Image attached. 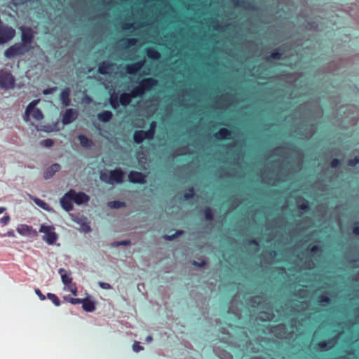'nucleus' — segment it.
Returning a JSON list of instances; mask_svg holds the SVG:
<instances>
[{
    "instance_id": "obj_1",
    "label": "nucleus",
    "mask_w": 359,
    "mask_h": 359,
    "mask_svg": "<svg viewBox=\"0 0 359 359\" xmlns=\"http://www.w3.org/2000/svg\"><path fill=\"white\" fill-rule=\"evenodd\" d=\"M238 295L232 299L228 311V316L233 323H229V328H237V334H243L241 341H236L232 333L223 328V333L228 335L226 341H219L214 346V351L222 359H231L232 356L226 350L219 348L224 345L229 348L236 344L244 352L258 353L269 351L271 347L269 337L261 336L259 333L269 334L278 339H291L300 325L299 316L302 311L306 310V301L292 300L283 303L276 297L266 293L252 297L248 299L247 306L238 304Z\"/></svg>"
},
{
    "instance_id": "obj_26",
    "label": "nucleus",
    "mask_w": 359,
    "mask_h": 359,
    "mask_svg": "<svg viewBox=\"0 0 359 359\" xmlns=\"http://www.w3.org/2000/svg\"><path fill=\"white\" fill-rule=\"evenodd\" d=\"M78 140H79L81 146L85 149H90L94 145L93 140L87 137L85 135H79Z\"/></svg>"
},
{
    "instance_id": "obj_49",
    "label": "nucleus",
    "mask_w": 359,
    "mask_h": 359,
    "mask_svg": "<svg viewBox=\"0 0 359 359\" xmlns=\"http://www.w3.org/2000/svg\"><path fill=\"white\" fill-rule=\"evenodd\" d=\"M155 130L148 129L147 130H144V133L147 137V140H153L155 135Z\"/></svg>"
},
{
    "instance_id": "obj_35",
    "label": "nucleus",
    "mask_w": 359,
    "mask_h": 359,
    "mask_svg": "<svg viewBox=\"0 0 359 359\" xmlns=\"http://www.w3.org/2000/svg\"><path fill=\"white\" fill-rule=\"evenodd\" d=\"M233 26L232 23H227L226 25H222L217 22V21H213L212 23V27L215 31L224 32L226 31L230 27Z\"/></svg>"
},
{
    "instance_id": "obj_43",
    "label": "nucleus",
    "mask_w": 359,
    "mask_h": 359,
    "mask_svg": "<svg viewBox=\"0 0 359 359\" xmlns=\"http://www.w3.org/2000/svg\"><path fill=\"white\" fill-rule=\"evenodd\" d=\"M205 219L207 221H211L213 219L214 215L212 209L210 207H206L204 210Z\"/></svg>"
},
{
    "instance_id": "obj_37",
    "label": "nucleus",
    "mask_w": 359,
    "mask_h": 359,
    "mask_svg": "<svg viewBox=\"0 0 359 359\" xmlns=\"http://www.w3.org/2000/svg\"><path fill=\"white\" fill-rule=\"evenodd\" d=\"M130 93L133 99L136 97H142L144 95L143 89H142L139 85L135 86Z\"/></svg>"
},
{
    "instance_id": "obj_25",
    "label": "nucleus",
    "mask_w": 359,
    "mask_h": 359,
    "mask_svg": "<svg viewBox=\"0 0 359 359\" xmlns=\"http://www.w3.org/2000/svg\"><path fill=\"white\" fill-rule=\"evenodd\" d=\"M58 273L61 276L62 282L65 285H69L72 283L71 271H68L63 268H60L58 269Z\"/></svg>"
},
{
    "instance_id": "obj_10",
    "label": "nucleus",
    "mask_w": 359,
    "mask_h": 359,
    "mask_svg": "<svg viewBox=\"0 0 359 359\" xmlns=\"http://www.w3.org/2000/svg\"><path fill=\"white\" fill-rule=\"evenodd\" d=\"M15 30L7 25H0V44L6 43L12 40L15 36Z\"/></svg>"
},
{
    "instance_id": "obj_46",
    "label": "nucleus",
    "mask_w": 359,
    "mask_h": 359,
    "mask_svg": "<svg viewBox=\"0 0 359 359\" xmlns=\"http://www.w3.org/2000/svg\"><path fill=\"white\" fill-rule=\"evenodd\" d=\"M194 196V188L190 187L187 192L183 195V199L185 201L189 200Z\"/></svg>"
},
{
    "instance_id": "obj_38",
    "label": "nucleus",
    "mask_w": 359,
    "mask_h": 359,
    "mask_svg": "<svg viewBox=\"0 0 359 359\" xmlns=\"http://www.w3.org/2000/svg\"><path fill=\"white\" fill-rule=\"evenodd\" d=\"M283 53L280 51L279 48L276 49L274 51H273L270 55H269L266 57L267 61H271L272 60H280L282 57Z\"/></svg>"
},
{
    "instance_id": "obj_8",
    "label": "nucleus",
    "mask_w": 359,
    "mask_h": 359,
    "mask_svg": "<svg viewBox=\"0 0 359 359\" xmlns=\"http://www.w3.org/2000/svg\"><path fill=\"white\" fill-rule=\"evenodd\" d=\"M39 232L44 233L42 239L48 245H53L58 238V236L55 232V228L53 226L41 224L39 229Z\"/></svg>"
},
{
    "instance_id": "obj_28",
    "label": "nucleus",
    "mask_w": 359,
    "mask_h": 359,
    "mask_svg": "<svg viewBox=\"0 0 359 359\" xmlns=\"http://www.w3.org/2000/svg\"><path fill=\"white\" fill-rule=\"evenodd\" d=\"M147 56L153 60H158L161 58V53L154 48L149 47L146 48Z\"/></svg>"
},
{
    "instance_id": "obj_12",
    "label": "nucleus",
    "mask_w": 359,
    "mask_h": 359,
    "mask_svg": "<svg viewBox=\"0 0 359 359\" xmlns=\"http://www.w3.org/2000/svg\"><path fill=\"white\" fill-rule=\"evenodd\" d=\"M158 80L155 78H144L140 80L138 85L143 89L144 94L151 91L155 86L158 85Z\"/></svg>"
},
{
    "instance_id": "obj_58",
    "label": "nucleus",
    "mask_w": 359,
    "mask_h": 359,
    "mask_svg": "<svg viewBox=\"0 0 359 359\" xmlns=\"http://www.w3.org/2000/svg\"><path fill=\"white\" fill-rule=\"evenodd\" d=\"M34 291L36 294L40 299V300L43 301L46 299V296L42 294L41 291L39 288H36Z\"/></svg>"
},
{
    "instance_id": "obj_31",
    "label": "nucleus",
    "mask_w": 359,
    "mask_h": 359,
    "mask_svg": "<svg viewBox=\"0 0 359 359\" xmlns=\"http://www.w3.org/2000/svg\"><path fill=\"white\" fill-rule=\"evenodd\" d=\"M121 29L124 31L133 30L136 31L143 27V25H136L135 22H124L121 25Z\"/></svg>"
},
{
    "instance_id": "obj_30",
    "label": "nucleus",
    "mask_w": 359,
    "mask_h": 359,
    "mask_svg": "<svg viewBox=\"0 0 359 359\" xmlns=\"http://www.w3.org/2000/svg\"><path fill=\"white\" fill-rule=\"evenodd\" d=\"M112 117L113 113L108 110L103 111L97 114V118L103 123L109 122Z\"/></svg>"
},
{
    "instance_id": "obj_60",
    "label": "nucleus",
    "mask_w": 359,
    "mask_h": 359,
    "mask_svg": "<svg viewBox=\"0 0 359 359\" xmlns=\"http://www.w3.org/2000/svg\"><path fill=\"white\" fill-rule=\"evenodd\" d=\"M297 207L299 210L303 211H306L309 209V205L307 202L299 204Z\"/></svg>"
},
{
    "instance_id": "obj_47",
    "label": "nucleus",
    "mask_w": 359,
    "mask_h": 359,
    "mask_svg": "<svg viewBox=\"0 0 359 359\" xmlns=\"http://www.w3.org/2000/svg\"><path fill=\"white\" fill-rule=\"evenodd\" d=\"M131 244V241L130 240H123L121 241H115L112 243L113 247H118L121 245L128 246Z\"/></svg>"
},
{
    "instance_id": "obj_27",
    "label": "nucleus",
    "mask_w": 359,
    "mask_h": 359,
    "mask_svg": "<svg viewBox=\"0 0 359 359\" xmlns=\"http://www.w3.org/2000/svg\"><path fill=\"white\" fill-rule=\"evenodd\" d=\"M82 308L86 312H93L96 309L95 302L88 298H83Z\"/></svg>"
},
{
    "instance_id": "obj_41",
    "label": "nucleus",
    "mask_w": 359,
    "mask_h": 359,
    "mask_svg": "<svg viewBox=\"0 0 359 359\" xmlns=\"http://www.w3.org/2000/svg\"><path fill=\"white\" fill-rule=\"evenodd\" d=\"M47 298L48 299H50V301H52L53 304L56 306H59L61 304L59 298L57 297L56 294H55L53 293H50V292L47 293Z\"/></svg>"
},
{
    "instance_id": "obj_39",
    "label": "nucleus",
    "mask_w": 359,
    "mask_h": 359,
    "mask_svg": "<svg viewBox=\"0 0 359 359\" xmlns=\"http://www.w3.org/2000/svg\"><path fill=\"white\" fill-rule=\"evenodd\" d=\"M107 206L112 209H118L126 207V203L121 201H113L109 202Z\"/></svg>"
},
{
    "instance_id": "obj_24",
    "label": "nucleus",
    "mask_w": 359,
    "mask_h": 359,
    "mask_svg": "<svg viewBox=\"0 0 359 359\" xmlns=\"http://www.w3.org/2000/svg\"><path fill=\"white\" fill-rule=\"evenodd\" d=\"M71 90L69 87L65 88L60 93V100L65 107H68L71 105V100L69 98Z\"/></svg>"
},
{
    "instance_id": "obj_22",
    "label": "nucleus",
    "mask_w": 359,
    "mask_h": 359,
    "mask_svg": "<svg viewBox=\"0 0 359 359\" xmlns=\"http://www.w3.org/2000/svg\"><path fill=\"white\" fill-rule=\"evenodd\" d=\"M233 132L226 128H220L217 132H216L213 136L216 140H230L231 139V135Z\"/></svg>"
},
{
    "instance_id": "obj_23",
    "label": "nucleus",
    "mask_w": 359,
    "mask_h": 359,
    "mask_svg": "<svg viewBox=\"0 0 359 359\" xmlns=\"http://www.w3.org/2000/svg\"><path fill=\"white\" fill-rule=\"evenodd\" d=\"M61 169V165L59 163H53L46 168L43 172V177L45 180L50 179L53 175Z\"/></svg>"
},
{
    "instance_id": "obj_63",
    "label": "nucleus",
    "mask_w": 359,
    "mask_h": 359,
    "mask_svg": "<svg viewBox=\"0 0 359 359\" xmlns=\"http://www.w3.org/2000/svg\"><path fill=\"white\" fill-rule=\"evenodd\" d=\"M248 244L255 245L256 247H258L259 245L258 241L255 238H253V239H251L250 241H249Z\"/></svg>"
},
{
    "instance_id": "obj_21",
    "label": "nucleus",
    "mask_w": 359,
    "mask_h": 359,
    "mask_svg": "<svg viewBox=\"0 0 359 359\" xmlns=\"http://www.w3.org/2000/svg\"><path fill=\"white\" fill-rule=\"evenodd\" d=\"M138 43V39L135 38H123L120 39L117 45L122 49H128L135 46Z\"/></svg>"
},
{
    "instance_id": "obj_52",
    "label": "nucleus",
    "mask_w": 359,
    "mask_h": 359,
    "mask_svg": "<svg viewBox=\"0 0 359 359\" xmlns=\"http://www.w3.org/2000/svg\"><path fill=\"white\" fill-rule=\"evenodd\" d=\"M81 231L88 233L92 231V229L88 224L84 222L81 225Z\"/></svg>"
},
{
    "instance_id": "obj_13",
    "label": "nucleus",
    "mask_w": 359,
    "mask_h": 359,
    "mask_svg": "<svg viewBox=\"0 0 359 359\" xmlns=\"http://www.w3.org/2000/svg\"><path fill=\"white\" fill-rule=\"evenodd\" d=\"M128 181L134 184H145L147 182L146 176L141 172L132 170L128 175Z\"/></svg>"
},
{
    "instance_id": "obj_20",
    "label": "nucleus",
    "mask_w": 359,
    "mask_h": 359,
    "mask_svg": "<svg viewBox=\"0 0 359 359\" xmlns=\"http://www.w3.org/2000/svg\"><path fill=\"white\" fill-rule=\"evenodd\" d=\"M114 65V63L103 61L99 64L97 71L100 74L107 75L112 72Z\"/></svg>"
},
{
    "instance_id": "obj_14",
    "label": "nucleus",
    "mask_w": 359,
    "mask_h": 359,
    "mask_svg": "<svg viewBox=\"0 0 359 359\" xmlns=\"http://www.w3.org/2000/svg\"><path fill=\"white\" fill-rule=\"evenodd\" d=\"M72 192L70 190L68 191L65 195L60 198V205L62 208L67 212H69L73 210V197L71 195Z\"/></svg>"
},
{
    "instance_id": "obj_59",
    "label": "nucleus",
    "mask_w": 359,
    "mask_h": 359,
    "mask_svg": "<svg viewBox=\"0 0 359 359\" xmlns=\"http://www.w3.org/2000/svg\"><path fill=\"white\" fill-rule=\"evenodd\" d=\"M10 221V216L8 215H4L0 219L1 223L3 224H7Z\"/></svg>"
},
{
    "instance_id": "obj_6",
    "label": "nucleus",
    "mask_w": 359,
    "mask_h": 359,
    "mask_svg": "<svg viewBox=\"0 0 359 359\" xmlns=\"http://www.w3.org/2000/svg\"><path fill=\"white\" fill-rule=\"evenodd\" d=\"M31 50L22 42H18L11 46L4 51V56L8 59H13L19 55H23Z\"/></svg>"
},
{
    "instance_id": "obj_64",
    "label": "nucleus",
    "mask_w": 359,
    "mask_h": 359,
    "mask_svg": "<svg viewBox=\"0 0 359 359\" xmlns=\"http://www.w3.org/2000/svg\"><path fill=\"white\" fill-rule=\"evenodd\" d=\"M156 126H157V123L156 121H151L150 125H149V128L150 130H155L156 131Z\"/></svg>"
},
{
    "instance_id": "obj_48",
    "label": "nucleus",
    "mask_w": 359,
    "mask_h": 359,
    "mask_svg": "<svg viewBox=\"0 0 359 359\" xmlns=\"http://www.w3.org/2000/svg\"><path fill=\"white\" fill-rule=\"evenodd\" d=\"M40 144L46 148L51 147L54 144V141L52 139H46L41 141Z\"/></svg>"
},
{
    "instance_id": "obj_4",
    "label": "nucleus",
    "mask_w": 359,
    "mask_h": 359,
    "mask_svg": "<svg viewBox=\"0 0 359 359\" xmlns=\"http://www.w3.org/2000/svg\"><path fill=\"white\" fill-rule=\"evenodd\" d=\"M337 344V335L331 337L325 332L324 326H319L313 333L312 341L313 349L316 351H327Z\"/></svg>"
},
{
    "instance_id": "obj_2",
    "label": "nucleus",
    "mask_w": 359,
    "mask_h": 359,
    "mask_svg": "<svg viewBox=\"0 0 359 359\" xmlns=\"http://www.w3.org/2000/svg\"><path fill=\"white\" fill-rule=\"evenodd\" d=\"M351 267L359 269V251L353 258L348 261ZM354 288L348 294L346 319L341 322L338 318V341L344 334L347 336V342L352 344L359 339V269L351 276Z\"/></svg>"
},
{
    "instance_id": "obj_36",
    "label": "nucleus",
    "mask_w": 359,
    "mask_h": 359,
    "mask_svg": "<svg viewBox=\"0 0 359 359\" xmlns=\"http://www.w3.org/2000/svg\"><path fill=\"white\" fill-rule=\"evenodd\" d=\"M30 197L33 200L34 203L39 208H42L43 210H47V211H49L51 210V208L50 207V205L44 201H43L39 198H36V197H32V196H30Z\"/></svg>"
},
{
    "instance_id": "obj_54",
    "label": "nucleus",
    "mask_w": 359,
    "mask_h": 359,
    "mask_svg": "<svg viewBox=\"0 0 359 359\" xmlns=\"http://www.w3.org/2000/svg\"><path fill=\"white\" fill-rule=\"evenodd\" d=\"M142 350H143V347L140 345V344L137 341H135L133 344V351L134 352L138 353Z\"/></svg>"
},
{
    "instance_id": "obj_11",
    "label": "nucleus",
    "mask_w": 359,
    "mask_h": 359,
    "mask_svg": "<svg viewBox=\"0 0 359 359\" xmlns=\"http://www.w3.org/2000/svg\"><path fill=\"white\" fill-rule=\"evenodd\" d=\"M0 86L4 89H13L15 87V78L9 72H0Z\"/></svg>"
},
{
    "instance_id": "obj_29",
    "label": "nucleus",
    "mask_w": 359,
    "mask_h": 359,
    "mask_svg": "<svg viewBox=\"0 0 359 359\" xmlns=\"http://www.w3.org/2000/svg\"><path fill=\"white\" fill-rule=\"evenodd\" d=\"M133 98L130 93H123L119 96V102L122 106L129 105Z\"/></svg>"
},
{
    "instance_id": "obj_62",
    "label": "nucleus",
    "mask_w": 359,
    "mask_h": 359,
    "mask_svg": "<svg viewBox=\"0 0 359 359\" xmlns=\"http://www.w3.org/2000/svg\"><path fill=\"white\" fill-rule=\"evenodd\" d=\"M177 237H176V235L175 233H173L172 235H165L164 236V238L167 241H173L174 239H175Z\"/></svg>"
},
{
    "instance_id": "obj_50",
    "label": "nucleus",
    "mask_w": 359,
    "mask_h": 359,
    "mask_svg": "<svg viewBox=\"0 0 359 359\" xmlns=\"http://www.w3.org/2000/svg\"><path fill=\"white\" fill-rule=\"evenodd\" d=\"M359 163V156H356L353 158L349 159L347 165L350 167H354Z\"/></svg>"
},
{
    "instance_id": "obj_17",
    "label": "nucleus",
    "mask_w": 359,
    "mask_h": 359,
    "mask_svg": "<svg viewBox=\"0 0 359 359\" xmlns=\"http://www.w3.org/2000/svg\"><path fill=\"white\" fill-rule=\"evenodd\" d=\"M110 183L111 184L114 182L117 184H122L123 182L124 172L121 168H116L109 171Z\"/></svg>"
},
{
    "instance_id": "obj_3",
    "label": "nucleus",
    "mask_w": 359,
    "mask_h": 359,
    "mask_svg": "<svg viewBox=\"0 0 359 359\" xmlns=\"http://www.w3.org/2000/svg\"><path fill=\"white\" fill-rule=\"evenodd\" d=\"M285 148L284 146H278L271 150V154L273 156H283V159H278L273 162L275 165L279 167V170L276 173H266V168L261 171V175L264 183L276 185L277 182V178H280L282 176V172L287 170V172H292V168L288 157H285Z\"/></svg>"
},
{
    "instance_id": "obj_42",
    "label": "nucleus",
    "mask_w": 359,
    "mask_h": 359,
    "mask_svg": "<svg viewBox=\"0 0 359 359\" xmlns=\"http://www.w3.org/2000/svg\"><path fill=\"white\" fill-rule=\"evenodd\" d=\"M109 102L113 109H116L118 108L121 103L119 102V97L116 95H111L109 99Z\"/></svg>"
},
{
    "instance_id": "obj_33",
    "label": "nucleus",
    "mask_w": 359,
    "mask_h": 359,
    "mask_svg": "<svg viewBox=\"0 0 359 359\" xmlns=\"http://www.w3.org/2000/svg\"><path fill=\"white\" fill-rule=\"evenodd\" d=\"M316 302L320 306H326L330 303L331 299L327 294H321L316 297Z\"/></svg>"
},
{
    "instance_id": "obj_5",
    "label": "nucleus",
    "mask_w": 359,
    "mask_h": 359,
    "mask_svg": "<svg viewBox=\"0 0 359 359\" xmlns=\"http://www.w3.org/2000/svg\"><path fill=\"white\" fill-rule=\"evenodd\" d=\"M338 127L343 124L355 125L358 118V109L355 106L346 105L338 107Z\"/></svg>"
},
{
    "instance_id": "obj_7",
    "label": "nucleus",
    "mask_w": 359,
    "mask_h": 359,
    "mask_svg": "<svg viewBox=\"0 0 359 359\" xmlns=\"http://www.w3.org/2000/svg\"><path fill=\"white\" fill-rule=\"evenodd\" d=\"M316 131V126L314 123H303L298 128L295 133L296 135L302 140L311 138Z\"/></svg>"
},
{
    "instance_id": "obj_53",
    "label": "nucleus",
    "mask_w": 359,
    "mask_h": 359,
    "mask_svg": "<svg viewBox=\"0 0 359 359\" xmlns=\"http://www.w3.org/2000/svg\"><path fill=\"white\" fill-rule=\"evenodd\" d=\"M352 233L355 236H359V222L355 221L353 222V227L352 229Z\"/></svg>"
},
{
    "instance_id": "obj_16",
    "label": "nucleus",
    "mask_w": 359,
    "mask_h": 359,
    "mask_svg": "<svg viewBox=\"0 0 359 359\" xmlns=\"http://www.w3.org/2000/svg\"><path fill=\"white\" fill-rule=\"evenodd\" d=\"M77 115L76 110L72 108L67 109L62 116V123L64 125H69L76 119Z\"/></svg>"
},
{
    "instance_id": "obj_51",
    "label": "nucleus",
    "mask_w": 359,
    "mask_h": 359,
    "mask_svg": "<svg viewBox=\"0 0 359 359\" xmlns=\"http://www.w3.org/2000/svg\"><path fill=\"white\" fill-rule=\"evenodd\" d=\"M319 250H320V247L317 245H313L312 247H308L306 249V251L308 254H314V253H316L317 252H318Z\"/></svg>"
},
{
    "instance_id": "obj_61",
    "label": "nucleus",
    "mask_w": 359,
    "mask_h": 359,
    "mask_svg": "<svg viewBox=\"0 0 359 359\" xmlns=\"http://www.w3.org/2000/svg\"><path fill=\"white\" fill-rule=\"evenodd\" d=\"M241 158H243V154L241 151H237L234 154V160L236 161V163H238Z\"/></svg>"
},
{
    "instance_id": "obj_34",
    "label": "nucleus",
    "mask_w": 359,
    "mask_h": 359,
    "mask_svg": "<svg viewBox=\"0 0 359 359\" xmlns=\"http://www.w3.org/2000/svg\"><path fill=\"white\" fill-rule=\"evenodd\" d=\"M147 137L144 133V130H135L133 134V141L136 144H141Z\"/></svg>"
},
{
    "instance_id": "obj_56",
    "label": "nucleus",
    "mask_w": 359,
    "mask_h": 359,
    "mask_svg": "<svg viewBox=\"0 0 359 359\" xmlns=\"http://www.w3.org/2000/svg\"><path fill=\"white\" fill-rule=\"evenodd\" d=\"M98 285H99V286L101 288L104 289V290H110V289H111V285L109 283H108L100 281L98 283Z\"/></svg>"
},
{
    "instance_id": "obj_55",
    "label": "nucleus",
    "mask_w": 359,
    "mask_h": 359,
    "mask_svg": "<svg viewBox=\"0 0 359 359\" xmlns=\"http://www.w3.org/2000/svg\"><path fill=\"white\" fill-rule=\"evenodd\" d=\"M57 87H50V88H47L46 89H44L43 90V95H50V94H52L54 92H55L57 90Z\"/></svg>"
},
{
    "instance_id": "obj_44",
    "label": "nucleus",
    "mask_w": 359,
    "mask_h": 359,
    "mask_svg": "<svg viewBox=\"0 0 359 359\" xmlns=\"http://www.w3.org/2000/svg\"><path fill=\"white\" fill-rule=\"evenodd\" d=\"M100 179L101 181L107 184H111L109 172L108 173L107 172L102 171L100 175Z\"/></svg>"
},
{
    "instance_id": "obj_40",
    "label": "nucleus",
    "mask_w": 359,
    "mask_h": 359,
    "mask_svg": "<svg viewBox=\"0 0 359 359\" xmlns=\"http://www.w3.org/2000/svg\"><path fill=\"white\" fill-rule=\"evenodd\" d=\"M29 114H32L33 118L36 121H41L43 118V114L41 110L39 108H36L34 109V110H32Z\"/></svg>"
},
{
    "instance_id": "obj_18",
    "label": "nucleus",
    "mask_w": 359,
    "mask_h": 359,
    "mask_svg": "<svg viewBox=\"0 0 359 359\" xmlns=\"http://www.w3.org/2000/svg\"><path fill=\"white\" fill-rule=\"evenodd\" d=\"M145 65V60H142L135 63L128 64L126 66V72L130 75L136 74Z\"/></svg>"
},
{
    "instance_id": "obj_57",
    "label": "nucleus",
    "mask_w": 359,
    "mask_h": 359,
    "mask_svg": "<svg viewBox=\"0 0 359 359\" xmlns=\"http://www.w3.org/2000/svg\"><path fill=\"white\" fill-rule=\"evenodd\" d=\"M69 302L72 304H74V305L79 304H82L83 299H80V298H70L69 299Z\"/></svg>"
},
{
    "instance_id": "obj_15",
    "label": "nucleus",
    "mask_w": 359,
    "mask_h": 359,
    "mask_svg": "<svg viewBox=\"0 0 359 359\" xmlns=\"http://www.w3.org/2000/svg\"><path fill=\"white\" fill-rule=\"evenodd\" d=\"M70 192L72 193V196L73 197V201L76 205H82L86 203L89 201L90 197L84 192H76L74 189H70Z\"/></svg>"
},
{
    "instance_id": "obj_45",
    "label": "nucleus",
    "mask_w": 359,
    "mask_h": 359,
    "mask_svg": "<svg viewBox=\"0 0 359 359\" xmlns=\"http://www.w3.org/2000/svg\"><path fill=\"white\" fill-rule=\"evenodd\" d=\"M36 104H37V101L36 100H33L32 102H31L27 105V108L25 109V116H29L31 111L34 110V109L36 108V107H35Z\"/></svg>"
},
{
    "instance_id": "obj_9",
    "label": "nucleus",
    "mask_w": 359,
    "mask_h": 359,
    "mask_svg": "<svg viewBox=\"0 0 359 359\" xmlns=\"http://www.w3.org/2000/svg\"><path fill=\"white\" fill-rule=\"evenodd\" d=\"M19 29L21 32V42L32 50L35 32L31 27L26 26H21Z\"/></svg>"
},
{
    "instance_id": "obj_32",
    "label": "nucleus",
    "mask_w": 359,
    "mask_h": 359,
    "mask_svg": "<svg viewBox=\"0 0 359 359\" xmlns=\"http://www.w3.org/2000/svg\"><path fill=\"white\" fill-rule=\"evenodd\" d=\"M17 231L22 236H29L32 231V227L27 224H21L18 226Z\"/></svg>"
},
{
    "instance_id": "obj_19",
    "label": "nucleus",
    "mask_w": 359,
    "mask_h": 359,
    "mask_svg": "<svg viewBox=\"0 0 359 359\" xmlns=\"http://www.w3.org/2000/svg\"><path fill=\"white\" fill-rule=\"evenodd\" d=\"M231 2L235 7L243 8L247 11L257 10V7L253 3L246 0H231Z\"/></svg>"
}]
</instances>
